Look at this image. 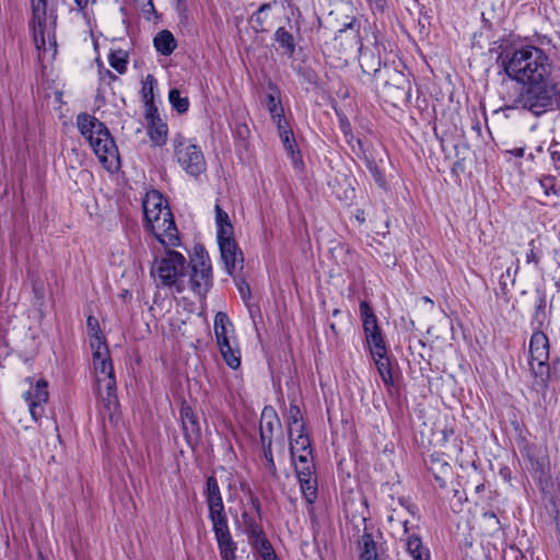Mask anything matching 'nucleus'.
I'll list each match as a JSON object with an SVG mask.
<instances>
[{
    "instance_id": "64",
    "label": "nucleus",
    "mask_w": 560,
    "mask_h": 560,
    "mask_svg": "<svg viewBox=\"0 0 560 560\" xmlns=\"http://www.w3.org/2000/svg\"><path fill=\"white\" fill-rule=\"evenodd\" d=\"M148 3H149L150 5H152V1H151V0H148Z\"/></svg>"
},
{
    "instance_id": "42",
    "label": "nucleus",
    "mask_w": 560,
    "mask_h": 560,
    "mask_svg": "<svg viewBox=\"0 0 560 560\" xmlns=\"http://www.w3.org/2000/svg\"><path fill=\"white\" fill-rule=\"evenodd\" d=\"M271 445L272 444L262 445V451H264V457L267 462L266 466H267L268 470L271 472L272 476H276L277 469H276V464H275L273 456H272Z\"/></svg>"
},
{
    "instance_id": "58",
    "label": "nucleus",
    "mask_w": 560,
    "mask_h": 560,
    "mask_svg": "<svg viewBox=\"0 0 560 560\" xmlns=\"http://www.w3.org/2000/svg\"><path fill=\"white\" fill-rule=\"evenodd\" d=\"M553 96L556 97L557 105L560 108V86L557 85V93Z\"/></svg>"
},
{
    "instance_id": "60",
    "label": "nucleus",
    "mask_w": 560,
    "mask_h": 560,
    "mask_svg": "<svg viewBox=\"0 0 560 560\" xmlns=\"http://www.w3.org/2000/svg\"><path fill=\"white\" fill-rule=\"evenodd\" d=\"M408 523H409V521H408V520H402V521H401V524H402V526H404V530H405V533H407V532H408V528H407Z\"/></svg>"
},
{
    "instance_id": "36",
    "label": "nucleus",
    "mask_w": 560,
    "mask_h": 560,
    "mask_svg": "<svg viewBox=\"0 0 560 560\" xmlns=\"http://www.w3.org/2000/svg\"><path fill=\"white\" fill-rule=\"evenodd\" d=\"M108 61L112 68L122 74L127 70L128 56L124 50H116L109 54Z\"/></svg>"
},
{
    "instance_id": "56",
    "label": "nucleus",
    "mask_w": 560,
    "mask_h": 560,
    "mask_svg": "<svg viewBox=\"0 0 560 560\" xmlns=\"http://www.w3.org/2000/svg\"><path fill=\"white\" fill-rule=\"evenodd\" d=\"M341 129L346 136L350 132V124L347 120L341 119Z\"/></svg>"
},
{
    "instance_id": "3",
    "label": "nucleus",
    "mask_w": 560,
    "mask_h": 560,
    "mask_svg": "<svg viewBox=\"0 0 560 560\" xmlns=\"http://www.w3.org/2000/svg\"><path fill=\"white\" fill-rule=\"evenodd\" d=\"M77 126L81 135L89 141L102 165L109 172L120 166L118 149L107 127L96 117L81 113L77 116Z\"/></svg>"
},
{
    "instance_id": "12",
    "label": "nucleus",
    "mask_w": 560,
    "mask_h": 560,
    "mask_svg": "<svg viewBox=\"0 0 560 560\" xmlns=\"http://www.w3.org/2000/svg\"><path fill=\"white\" fill-rule=\"evenodd\" d=\"M30 382L31 378H27ZM47 382L43 378L37 380L31 387L23 394V398L27 402L32 418L37 421L44 415V405L48 400Z\"/></svg>"
},
{
    "instance_id": "27",
    "label": "nucleus",
    "mask_w": 560,
    "mask_h": 560,
    "mask_svg": "<svg viewBox=\"0 0 560 560\" xmlns=\"http://www.w3.org/2000/svg\"><path fill=\"white\" fill-rule=\"evenodd\" d=\"M360 314L365 336L381 331L377 318L366 301L360 303Z\"/></svg>"
},
{
    "instance_id": "47",
    "label": "nucleus",
    "mask_w": 560,
    "mask_h": 560,
    "mask_svg": "<svg viewBox=\"0 0 560 560\" xmlns=\"http://www.w3.org/2000/svg\"><path fill=\"white\" fill-rule=\"evenodd\" d=\"M517 269L518 267L516 266L515 268V271H514V275L511 273V269L508 268L505 273H502L501 278H500V284L502 287H506L508 285V282H511L512 284L515 282V275L517 272Z\"/></svg>"
},
{
    "instance_id": "19",
    "label": "nucleus",
    "mask_w": 560,
    "mask_h": 560,
    "mask_svg": "<svg viewBox=\"0 0 560 560\" xmlns=\"http://www.w3.org/2000/svg\"><path fill=\"white\" fill-rule=\"evenodd\" d=\"M359 521L365 525L366 518L361 516ZM358 548L361 560H378L377 544L373 539L372 534L368 533L366 526H364L363 535L358 539Z\"/></svg>"
},
{
    "instance_id": "49",
    "label": "nucleus",
    "mask_w": 560,
    "mask_h": 560,
    "mask_svg": "<svg viewBox=\"0 0 560 560\" xmlns=\"http://www.w3.org/2000/svg\"><path fill=\"white\" fill-rule=\"evenodd\" d=\"M534 243L535 241H530L529 243V246L532 247L530 250L526 254V261L528 264L533 262L535 264L536 266L539 264V257L536 255L535 250H534Z\"/></svg>"
},
{
    "instance_id": "17",
    "label": "nucleus",
    "mask_w": 560,
    "mask_h": 560,
    "mask_svg": "<svg viewBox=\"0 0 560 560\" xmlns=\"http://www.w3.org/2000/svg\"><path fill=\"white\" fill-rule=\"evenodd\" d=\"M529 353L539 366L545 365L549 358V341L542 331H535L529 341Z\"/></svg>"
},
{
    "instance_id": "16",
    "label": "nucleus",
    "mask_w": 560,
    "mask_h": 560,
    "mask_svg": "<svg viewBox=\"0 0 560 560\" xmlns=\"http://www.w3.org/2000/svg\"><path fill=\"white\" fill-rule=\"evenodd\" d=\"M180 419L185 439L189 444L197 442L201 436V430L198 419L192 409L183 405L180 408Z\"/></svg>"
},
{
    "instance_id": "34",
    "label": "nucleus",
    "mask_w": 560,
    "mask_h": 560,
    "mask_svg": "<svg viewBox=\"0 0 560 560\" xmlns=\"http://www.w3.org/2000/svg\"><path fill=\"white\" fill-rule=\"evenodd\" d=\"M252 547L262 560H276V558H278L270 541L266 537L254 540Z\"/></svg>"
},
{
    "instance_id": "53",
    "label": "nucleus",
    "mask_w": 560,
    "mask_h": 560,
    "mask_svg": "<svg viewBox=\"0 0 560 560\" xmlns=\"http://www.w3.org/2000/svg\"><path fill=\"white\" fill-rule=\"evenodd\" d=\"M74 2L78 7V10L83 11L88 7L90 0H74Z\"/></svg>"
},
{
    "instance_id": "48",
    "label": "nucleus",
    "mask_w": 560,
    "mask_h": 560,
    "mask_svg": "<svg viewBox=\"0 0 560 560\" xmlns=\"http://www.w3.org/2000/svg\"><path fill=\"white\" fill-rule=\"evenodd\" d=\"M100 80L102 82H112L117 79V77L108 69L100 68L98 70Z\"/></svg>"
},
{
    "instance_id": "31",
    "label": "nucleus",
    "mask_w": 560,
    "mask_h": 560,
    "mask_svg": "<svg viewBox=\"0 0 560 560\" xmlns=\"http://www.w3.org/2000/svg\"><path fill=\"white\" fill-rule=\"evenodd\" d=\"M275 40L284 49L285 54L292 55L295 50V42L293 35L284 27H279L275 32Z\"/></svg>"
},
{
    "instance_id": "18",
    "label": "nucleus",
    "mask_w": 560,
    "mask_h": 560,
    "mask_svg": "<svg viewBox=\"0 0 560 560\" xmlns=\"http://www.w3.org/2000/svg\"><path fill=\"white\" fill-rule=\"evenodd\" d=\"M359 62L363 74L374 83L377 80V74L383 71L380 57L372 51L362 50L360 52Z\"/></svg>"
},
{
    "instance_id": "13",
    "label": "nucleus",
    "mask_w": 560,
    "mask_h": 560,
    "mask_svg": "<svg viewBox=\"0 0 560 560\" xmlns=\"http://www.w3.org/2000/svg\"><path fill=\"white\" fill-rule=\"evenodd\" d=\"M205 495L209 508V518L211 520L212 525L228 522L220 488L213 476H210L207 479Z\"/></svg>"
},
{
    "instance_id": "29",
    "label": "nucleus",
    "mask_w": 560,
    "mask_h": 560,
    "mask_svg": "<svg viewBox=\"0 0 560 560\" xmlns=\"http://www.w3.org/2000/svg\"><path fill=\"white\" fill-rule=\"evenodd\" d=\"M405 546L413 560H429V550L423 547L421 539L418 536H408L406 538Z\"/></svg>"
},
{
    "instance_id": "50",
    "label": "nucleus",
    "mask_w": 560,
    "mask_h": 560,
    "mask_svg": "<svg viewBox=\"0 0 560 560\" xmlns=\"http://www.w3.org/2000/svg\"><path fill=\"white\" fill-rule=\"evenodd\" d=\"M373 12H383L385 8V0H368Z\"/></svg>"
},
{
    "instance_id": "41",
    "label": "nucleus",
    "mask_w": 560,
    "mask_h": 560,
    "mask_svg": "<svg viewBox=\"0 0 560 560\" xmlns=\"http://www.w3.org/2000/svg\"><path fill=\"white\" fill-rule=\"evenodd\" d=\"M155 83H156V81L153 78V75H151V74L147 75L145 81L143 83V88H142L143 97L147 103L153 101V89H154Z\"/></svg>"
},
{
    "instance_id": "51",
    "label": "nucleus",
    "mask_w": 560,
    "mask_h": 560,
    "mask_svg": "<svg viewBox=\"0 0 560 560\" xmlns=\"http://www.w3.org/2000/svg\"><path fill=\"white\" fill-rule=\"evenodd\" d=\"M546 306L545 295L538 292L537 304H536V318L539 317L540 312H544Z\"/></svg>"
},
{
    "instance_id": "1",
    "label": "nucleus",
    "mask_w": 560,
    "mask_h": 560,
    "mask_svg": "<svg viewBox=\"0 0 560 560\" xmlns=\"http://www.w3.org/2000/svg\"><path fill=\"white\" fill-rule=\"evenodd\" d=\"M502 63L506 75L523 85L537 86L551 81V62L536 46L526 45L506 52Z\"/></svg>"
},
{
    "instance_id": "30",
    "label": "nucleus",
    "mask_w": 560,
    "mask_h": 560,
    "mask_svg": "<svg viewBox=\"0 0 560 560\" xmlns=\"http://www.w3.org/2000/svg\"><path fill=\"white\" fill-rule=\"evenodd\" d=\"M88 334L90 337V347L92 350H96V346L107 347L104 337L101 335L98 320L90 315L86 319Z\"/></svg>"
},
{
    "instance_id": "63",
    "label": "nucleus",
    "mask_w": 560,
    "mask_h": 560,
    "mask_svg": "<svg viewBox=\"0 0 560 560\" xmlns=\"http://www.w3.org/2000/svg\"><path fill=\"white\" fill-rule=\"evenodd\" d=\"M389 521L393 522L394 521V515H390L389 516Z\"/></svg>"
},
{
    "instance_id": "15",
    "label": "nucleus",
    "mask_w": 560,
    "mask_h": 560,
    "mask_svg": "<svg viewBox=\"0 0 560 560\" xmlns=\"http://www.w3.org/2000/svg\"><path fill=\"white\" fill-rule=\"evenodd\" d=\"M280 428V420L272 407H265L261 412L259 433L261 445L272 444L275 429Z\"/></svg>"
},
{
    "instance_id": "59",
    "label": "nucleus",
    "mask_w": 560,
    "mask_h": 560,
    "mask_svg": "<svg viewBox=\"0 0 560 560\" xmlns=\"http://www.w3.org/2000/svg\"><path fill=\"white\" fill-rule=\"evenodd\" d=\"M436 480H438L440 487H442V488L446 487V481L443 478L436 477Z\"/></svg>"
},
{
    "instance_id": "43",
    "label": "nucleus",
    "mask_w": 560,
    "mask_h": 560,
    "mask_svg": "<svg viewBox=\"0 0 560 560\" xmlns=\"http://www.w3.org/2000/svg\"><path fill=\"white\" fill-rule=\"evenodd\" d=\"M273 121L277 125L279 136L292 132L283 115L275 118Z\"/></svg>"
},
{
    "instance_id": "10",
    "label": "nucleus",
    "mask_w": 560,
    "mask_h": 560,
    "mask_svg": "<svg viewBox=\"0 0 560 560\" xmlns=\"http://www.w3.org/2000/svg\"><path fill=\"white\" fill-rule=\"evenodd\" d=\"M292 459L301 492L305 501L308 504H313L317 499V478L315 476L313 455H298Z\"/></svg>"
},
{
    "instance_id": "7",
    "label": "nucleus",
    "mask_w": 560,
    "mask_h": 560,
    "mask_svg": "<svg viewBox=\"0 0 560 560\" xmlns=\"http://www.w3.org/2000/svg\"><path fill=\"white\" fill-rule=\"evenodd\" d=\"M174 156L178 165L190 176L197 177L206 171V160L201 149L177 135L173 140Z\"/></svg>"
},
{
    "instance_id": "2",
    "label": "nucleus",
    "mask_w": 560,
    "mask_h": 560,
    "mask_svg": "<svg viewBox=\"0 0 560 560\" xmlns=\"http://www.w3.org/2000/svg\"><path fill=\"white\" fill-rule=\"evenodd\" d=\"M142 208L145 224L155 238L165 247L178 246V231L163 196L156 190L149 191L143 199Z\"/></svg>"
},
{
    "instance_id": "26",
    "label": "nucleus",
    "mask_w": 560,
    "mask_h": 560,
    "mask_svg": "<svg viewBox=\"0 0 560 560\" xmlns=\"http://www.w3.org/2000/svg\"><path fill=\"white\" fill-rule=\"evenodd\" d=\"M153 44L155 49L163 56L171 55L177 46L175 37L167 30L159 32L153 39Z\"/></svg>"
},
{
    "instance_id": "35",
    "label": "nucleus",
    "mask_w": 560,
    "mask_h": 560,
    "mask_svg": "<svg viewBox=\"0 0 560 560\" xmlns=\"http://www.w3.org/2000/svg\"><path fill=\"white\" fill-rule=\"evenodd\" d=\"M289 435L295 434V431H301L305 425L302 420L301 410L298 406L291 405L289 408Z\"/></svg>"
},
{
    "instance_id": "32",
    "label": "nucleus",
    "mask_w": 560,
    "mask_h": 560,
    "mask_svg": "<svg viewBox=\"0 0 560 560\" xmlns=\"http://www.w3.org/2000/svg\"><path fill=\"white\" fill-rule=\"evenodd\" d=\"M377 371L383 380V382L389 386L393 384V374H392V368L389 363V359L387 358V354H383L381 357H372Z\"/></svg>"
},
{
    "instance_id": "22",
    "label": "nucleus",
    "mask_w": 560,
    "mask_h": 560,
    "mask_svg": "<svg viewBox=\"0 0 560 560\" xmlns=\"http://www.w3.org/2000/svg\"><path fill=\"white\" fill-rule=\"evenodd\" d=\"M217 345L226 365L234 370L237 369L241 365V351L235 338L220 341Z\"/></svg>"
},
{
    "instance_id": "25",
    "label": "nucleus",
    "mask_w": 560,
    "mask_h": 560,
    "mask_svg": "<svg viewBox=\"0 0 560 560\" xmlns=\"http://www.w3.org/2000/svg\"><path fill=\"white\" fill-rule=\"evenodd\" d=\"M213 329L217 343L235 338L233 335V325L228 315L223 312H218L215 314Z\"/></svg>"
},
{
    "instance_id": "23",
    "label": "nucleus",
    "mask_w": 560,
    "mask_h": 560,
    "mask_svg": "<svg viewBox=\"0 0 560 560\" xmlns=\"http://www.w3.org/2000/svg\"><path fill=\"white\" fill-rule=\"evenodd\" d=\"M290 453L292 458H295L298 455H313L311 440L305 432V428L290 435Z\"/></svg>"
},
{
    "instance_id": "38",
    "label": "nucleus",
    "mask_w": 560,
    "mask_h": 560,
    "mask_svg": "<svg viewBox=\"0 0 560 560\" xmlns=\"http://www.w3.org/2000/svg\"><path fill=\"white\" fill-rule=\"evenodd\" d=\"M243 518L245 520V532L248 535L249 544L252 545L254 540H257L258 538L266 537L262 534L261 527L255 523L254 520L247 521V515L244 514Z\"/></svg>"
},
{
    "instance_id": "24",
    "label": "nucleus",
    "mask_w": 560,
    "mask_h": 560,
    "mask_svg": "<svg viewBox=\"0 0 560 560\" xmlns=\"http://www.w3.org/2000/svg\"><path fill=\"white\" fill-rule=\"evenodd\" d=\"M276 4V1L262 3L258 10L252 15L250 23L253 24V28L257 33L267 32L271 26V21L269 18V11L272 5Z\"/></svg>"
},
{
    "instance_id": "62",
    "label": "nucleus",
    "mask_w": 560,
    "mask_h": 560,
    "mask_svg": "<svg viewBox=\"0 0 560 560\" xmlns=\"http://www.w3.org/2000/svg\"><path fill=\"white\" fill-rule=\"evenodd\" d=\"M339 311L338 310H335L334 311V315H338Z\"/></svg>"
},
{
    "instance_id": "52",
    "label": "nucleus",
    "mask_w": 560,
    "mask_h": 560,
    "mask_svg": "<svg viewBox=\"0 0 560 560\" xmlns=\"http://www.w3.org/2000/svg\"><path fill=\"white\" fill-rule=\"evenodd\" d=\"M440 434L442 435V441L447 442L448 438L454 434L452 429H443Z\"/></svg>"
},
{
    "instance_id": "28",
    "label": "nucleus",
    "mask_w": 560,
    "mask_h": 560,
    "mask_svg": "<svg viewBox=\"0 0 560 560\" xmlns=\"http://www.w3.org/2000/svg\"><path fill=\"white\" fill-rule=\"evenodd\" d=\"M478 526L485 536H493L501 529L500 521L493 512L482 513L478 518Z\"/></svg>"
},
{
    "instance_id": "61",
    "label": "nucleus",
    "mask_w": 560,
    "mask_h": 560,
    "mask_svg": "<svg viewBox=\"0 0 560 560\" xmlns=\"http://www.w3.org/2000/svg\"><path fill=\"white\" fill-rule=\"evenodd\" d=\"M423 300H424L425 302H430V303H432V301H431L428 296L423 298Z\"/></svg>"
},
{
    "instance_id": "37",
    "label": "nucleus",
    "mask_w": 560,
    "mask_h": 560,
    "mask_svg": "<svg viewBox=\"0 0 560 560\" xmlns=\"http://www.w3.org/2000/svg\"><path fill=\"white\" fill-rule=\"evenodd\" d=\"M168 101L179 114L186 113L189 108L188 97H183L177 89L170 91Z\"/></svg>"
},
{
    "instance_id": "44",
    "label": "nucleus",
    "mask_w": 560,
    "mask_h": 560,
    "mask_svg": "<svg viewBox=\"0 0 560 560\" xmlns=\"http://www.w3.org/2000/svg\"><path fill=\"white\" fill-rule=\"evenodd\" d=\"M215 222L217 225L231 224L228 213L219 205L215 206Z\"/></svg>"
},
{
    "instance_id": "46",
    "label": "nucleus",
    "mask_w": 560,
    "mask_h": 560,
    "mask_svg": "<svg viewBox=\"0 0 560 560\" xmlns=\"http://www.w3.org/2000/svg\"><path fill=\"white\" fill-rule=\"evenodd\" d=\"M369 170H370L372 176L374 177L375 182L380 186H384L385 180H384V177H383L381 171L378 170V167L375 164L369 163Z\"/></svg>"
},
{
    "instance_id": "21",
    "label": "nucleus",
    "mask_w": 560,
    "mask_h": 560,
    "mask_svg": "<svg viewBox=\"0 0 560 560\" xmlns=\"http://www.w3.org/2000/svg\"><path fill=\"white\" fill-rule=\"evenodd\" d=\"M147 118L150 121L148 135L155 145H163L167 139V125L162 121L156 113L149 112Z\"/></svg>"
},
{
    "instance_id": "40",
    "label": "nucleus",
    "mask_w": 560,
    "mask_h": 560,
    "mask_svg": "<svg viewBox=\"0 0 560 560\" xmlns=\"http://www.w3.org/2000/svg\"><path fill=\"white\" fill-rule=\"evenodd\" d=\"M218 244H224L226 242H234L233 240V226L232 224L218 225Z\"/></svg>"
},
{
    "instance_id": "14",
    "label": "nucleus",
    "mask_w": 560,
    "mask_h": 560,
    "mask_svg": "<svg viewBox=\"0 0 560 560\" xmlns=\"http://www.w3.org/2000/svg\"><path fill=\"white\" fill-rule=\"evenodd\" d=\"M222 560H236V544L229 530L228 522L212 525Z\"/></svg>"
},
{
    "instance_id": "6",
    "label": "nucleus",
    "mask_w": 560,
    "mask_h": 560,
    "mask_svg": "<svg viewBox=\"0 0 560 560\" xmlns=\"http://www.w3.org/2000/svg\"><path fill=\"white\" fill-rule=\"evenodd\" d=\"M374 84L381 96L394 106L406 104L411 97V88L408 79L401 71L386 63L383 66V71L377 74V80Z\"/></svg>"
},
{
    "instance_id": "45",
    "label": "nucleus",
    "mask_w": 560,
    "mask_h": 560,
    "mask_svg": "<svg viewBox=\"0 0 560 560\" xmlns=\"http://www.w3.org/2000/svg\"><path fill=\"white\" fill-rule=\"evenodd\" d=\"M282 142H283V145L284 148L293 153V149H294V145H295V140H294V137H293V133L290 132V133H285V135H282L280 136Z\"/></svg>"
},
{
    "instance_id": "11",
    "label": "nucleus",
    "mask_w": 560,
    "mask_h": 560,
    "mask_svg": "<svg viewBox=\"0 0 560 560\" xmlns=\"http://www.w3.org/2000/svg\"><path fill=\"white\" fill-rule=\"evenodd\" d=\"M32 2V14H33V37L34 43L38 49L45 46V32L47 27L48 19L56 22V15L51 10L48 13L47 0H31Z\"/></svg>"
},
{
    "instance_id": "54",
    "label": "nucleus",
    "mask_w": 560,
    "mask_h": 560,
    "mask_svg": "<svg viewBox=\"0 0 560 560\" xmlns=\"http://www.w3.org/2000/svg\"><path fill=\"white\" fill-rule=\"evenodd\" d=\"M240 293L244 300L247 299L250 295L249 287H240Z\"/></svg>"
},
{
    "instance_id": "8",
    "label": "nucleus",
    "mask_w": 560,
    "mask_h": 560,
    "mask_svg": "<svg viewBox=\"0 0 560 560\" xmlns=\"http://www.w3.org/2000/svg\"><path fill=\"white\" fill-rule=\"evenodd\" d=\"M557 93V84L552 81L537 86H528L515 101L514 108H523L536 116L541 115L551 105Z\"/></svg>"
},
{
    "instance_id": "33",
    "label": "nucleus",
    "mask_w": 560,
    "mask_h": 560,
    "mask_svg": "<svg viewBox=\"0 0 560 560\" xmlns=\"http://www.w3.org/2000/svg\"><path fill=\"white\" fill-rule=\"evenodd\" d=\"M365 339L372 357L387 354V349L381 331L365 336Z\"/></svg>"
},
{
    "instance_id": "4",
    "label": "nucleus",
    "mask_w": 560,
    "mask_h": 560,
    "mask_svg": "<svg viewBox=\"0 0 560 560\" xmlns=\"http://www.w3.org/2000/svg\"><path fill=\"white\" fill-rule=\"evenodd\" d=\"M187 266L183 254L167 249L164 256L154 260L151 276L158 285L172 288L176 293H183L186 289Z\"/></svg>"
},
{
    "instance_id": "9",
    "label": "nucleus",
    "mask_w": 560,
    "mask_h": 560,
    "mask_svg": "<svg viewBox=\"0 0 560 560\" xmlns=\"http://www.w3.org/2000/svg\"><path fill=\"white\" fill-rule=\"evenodd\" d=\"M186 285L200 299H205L212 285V268L209 257L196 255L187 266Z\"/></svg>"
},
{
    "instance_id": "5",
    "label": "nucleus",
    "mask_w": 560,
    "mask_h": 560,
    "mask_svg": "<svg viewBox=\"0 0 560 560\" xmlns=\"http://www.w3.org/2000/svg\"><path fill=\"white\" fill-rule=\"evenodd\" d=\"M93 351L95 386L100 398L109 411L118 406L116 378L107 347L96 346Z\"/></svg>"
},
{
    "instance_id": "57",
    "label": "nucleus",
    "mask_w": 560,
    "mask_h": 560,
    "mask_svg": "<svg viewBox=\"0 0 560 560\" xmlns=\"http://www.w3.org/2000/svg\"><path fill=\"white\" fill-rule=\"evenodd\" d=\"M354 24H355V19L352 18L349 23L345 24L343 28H341L340 32H343L348 28H353Z\"/></svg>"
},
{
    "instance_id": "39",
    "label": "nucleus",
    "mask_w": 560,
    "mask_h": 560,
    "mask_svg": "<svg viewBox=\"0 0 560 560\" xmlns=\"http://www.w3.org/2000/svg\"><path fill=\"white\" fill-rule=\"evenodd\" d=\"M267 107L272 119L283 115V108L280 101L272 94L267 96Z\"/></svg>"
},
{
    "instance_id": "20",
    "label": "nucleus",
    "mask_w": 560,
    "mask_h": 560,
    "mask_svg": "<svg viewBox=\"0 0 560 560\" xmlns=\"http://www.w3.org/2000/svg\"><path fill=\"white\" fill-rule=\"evenodd\" d=\"M220 252L222 260L225 265V270L229 275H233L236 267L240 265L242 267L243 256L240 250H237L235 242H226L224 244H220Z\"/></svg>"
},
{
    "instance_id": "55",
    "label": "nucleus",
    "mask_w": 560,
    "mask_h": 560,
    "mask_svg": "<svg viewBox=\"0 0 560 560\" xmlns=\"http://www.w3.org/2000/svg\"><path fill=\"white\" fill-rule=\"evenodd\" d=\"M510 152H511V154H513L516 158H523L525 150H524V148H515V149L511 150Z\"/></svg>"
}]
</instances>
